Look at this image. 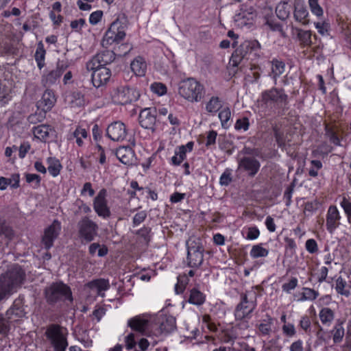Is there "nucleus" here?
Segmentation results:
<instances>
[{
  "label": "nucleus",
  "instance_id": "17",
  "mask_svg": "<svg viewBox=\"0 0 351 351\" xmlns=\"http://www.w3.org/2000/svg\"><path fill=\"white\" fill-rule=\"evenodd\" d=\"M107 136L114 141H123L127 135L125 124L121 121L112 123L107 128Z\"/></svg>",
  "mask_w": 351,
  "mask_h": 351
},
{
  "label": "nucleus",
  "instance_id": "12",
  "mask_svg": "<svg viewBox=\"0 0 351 351\" xmlns=\"http://www.w3.org/2000/svg\"><path fill=\"white\" fill-rule=\"evenodd\" d=\"M115 59V53L110 50H104L97 53L86 63L87 70H93L96 66L101 67L112 63Z\"/></svg>",
  "mask_w": 351,
  "mask_h": 351
},
{
  "label": "nucleus",
  "instance_id": "21",
  "mask_svg": "<svg viewBox=\"0 0 351 351\" xmlns=\"http://www.w3.org/2000/svg\"><path fill=\"white\" fill-rule=\"evenodd\" d=\"M256 16L255 9L252 6L246 7L245 9L242 8L241 12L236 15L234 21L238 23V25H247L252 24Z\"/></svg>",
  "mask_w": 351,
  "mask_h": 351
},
{
  "label": "nucleus",
  "instance_id": "54",
  "mask_svg": "<svg viewBox=\"0 0 351 351\" xmlns=\"http://www.w3.org/2000/svg\"><path fill=\"white\" fill-rule=\"evenodd\" d=\"M303 289L304 292L302 293L301 300H314L319 295L318 292L313 289L305 287Z\"/></svg>",
  "mask_w": 351,
  "mask_h": 351
},
{
  "label": "nucleus",
  "instance_id": "64",
  "mask_svg": "<svg viewBox=\"0 0 351 351\" xmlns=\"http://www.w3.org/2000/svg\"><path fill=\"white\" fill-rule=\"evenodd\" d=\"M103 16V12L101 10H97L90 14L89 17V22L91 25H97Z\"/></svg>",
  "mask_w": 351,
  "mask_h": 351
},
{
  "label": "nucleus",
  "instance_id": "37",
  "mask_svg": "<svg viewBox=\"0 0 351 351\" xmlns=\"http://www.w3.org/2000/svg\"><path fill=\"white\" fill-rule=\"evenodd\" d=\"M205 301L204 295L198 289L193 288L190 291L189 302L195 305H201Z\"/></svg>",
  "mask_w": 351,
  "mask_h": 351
},
{
  "label": "nucleus",
  "instance_id": "13",
  "mask_svg": "<svg viewBox=\"0 0 351 351\" xmlns=\"http://www.w3.org/2000/svg\"><path fill=\"white\" fill-rule=\"evenodd\" d=\"M60 230L61 223L57 219H55L49 226L45 229L42 237V243L45 249L49 250L53 245V242L59 236Z\"/></svg>",
  "mask_w": 351,
  "mask_h": 351
},
{
  "label": "nucleus",
  "instance_id": "15",
  "mask_svg": "<svg viewBox=\"0 0 351 351\" xmlns=\"http://www.w3.org/2000/svg\"><path fill=\"white\" fill-rule=\"evenodd\" d=\"M107 191L103 189L99 191L93 199V208L95 213L104 219L110 216V210L107 205Z\"/></svg>",
  "mask_w": 351,
  "mask_h": 351
},
{
  "label": "nucleus",
  "instance_id": "63",
  "mask_svg": "<svg viewBox=\"0 0 351 351\" xmlns=\"http://www.w3.org/2000/svg\"><path fill=\"white\" fill-rule=\"evenodd\" d=\"M305 247L306 250L311 254L316 253L318 251L317 243L313 239H308L306 241Z\"/></svg>",
  "mask_w": 351,
  "mask_h": 351
},
{
  "label": "nucleus",
  "instance_id": "39",
  "mask_svg": "<svg viewBox=\"0 0 351 351\" xmlns=\"http://www.w3.org/2000/svg\"><path fill=\"white\" fill-rule=\"evenodd\" d=\"M186 147L184 145L178 147L175 150V155L171 158L173 165H179L186 158Z\"/></svg>",
  "mask_w": 351,
  "mask_h": 351
},
{
  "label": "nucleus",
  "instance_id": "49",
  "mask_svg": "<svg viewBox=\"0 0 351 351\" xmlns=\"http://www.w3.org/2000/svg\"><path fill=\"white\" fill-rule=\"evenodd\" d=\"M346 285V280L339 276L336 280L335 289L338 293L348 297L350 295V291L345 289Z\"/></svg>",
  "mask_w": 351,
  "mask_h": 351
},
{
  "label": "nucleus",
  "instance_id": "28",
  "mask_svg": "<svg viewBox=\"0 0 351 351\" xmlns=\"http://www.w3.org/2000/svg\"><path fill=\"white\" fill-rule=\"evenodd\" d=\"M128 326L133 330L144 335L148 327V320L143 319L139 316H136L128 321Z\"/></svg>",
  "mask_w": 351,
  "mask_h": 351
},
{
  "label": "nucleus",
  "instance_id": "11",
  "mask_svg": "<svg viewBox=\"0 0 351 351\" xmlns=\"http://www.w3.org/2000/svg\"><path fill=\"white\" fill-rule=\"evenodd\" d=\"M69 66L67 62L58 60L55 69L51 70L42 76L41 83L45 87H50L56 84L62 73Z\"/></svg>",
  "mask_w": 351,
  "mask_h": 351
},
{
  "label": "nucleus",
  "instance_id": "14",
  "mask_svg": "<svg viewBox=\"0 0 351 351\" xmlns=\"http://www.w3.org/2000/svg\"><path fill=\"white\" fill-rule=\"evenodd\" d=\"M241 301L237 304L234 311L235 317L239 320L249 317L256 306V301L249 300L245 293L241 294Z\"/></svg>",
  "mask_w": 351,
  "mask_h": 351
},
{
  "label": "nucleus",
  "instance_id": "1",
  "mask_svg": "<svg viewBox=\"0 0 351 351\" xmlns=\"http://www.w3.org/2000/svg\"><path fill=\"white\" fill-rule=\"evenodd\" d=\"M25 274L19 265H14L0 279V301L12 290L20 287L25 280Z\"/></svg>",
  "mask_w": 351,
  "mask_h": 351
},
{
  "label": "nucleus",
  "instance_id": "31",
  "mask_svg": "<svg viewBox=\"0 0 351 351\" xmlns=\"http://www.w3.org/2000/svg\"><path fill=\"white\" fill-rule=\"evenodd\" d=\"M130 67L136 75L143 76L146 72L147 64L143 58L138 56L131 62Z\"/></svg>",
  "mask_w": 351,
  "mask_h": 351
},
{
  "label": "nucleus",
  "instance_id": "27",
  "mask_svg": "<svg viewBox=\"0 0 351 351\" xmlns=\"http://www.w3.org/2000/svg\"><path fill=\"white\" fill-rule=\"evenodd\" d=\"M238 335L234 328L221 330L217 335L219 340L224 343H232V347L236 343L234 341L237 339Z\"/></svg>",
  "mask_w": 351,
  "mask_h": 351
},
{
  "label": "nucleus",
  "instance_id": "52",
  "mask_svg": "<svg viewBox=\"0 0 351 351\" xmlns=\"http://www.w3.org/2000/svg\"><path fill=\"white\" fill-rule=\"evenodd\" d=\"M189 280L186 275L180 276L178 278V282L175 287L176 293H182L185 289V287L186 285L189 283Z\"/></svg>",
  "mask_w": 351,
  "mask_h": 351
},
{
  "label": "nucleus",
  "instance_id": "51",
  "mask_svg": "<svg viewBox=\"0 0 351 351\" xmlns=\"http://www.w3.org/2000/svg\"><path fill=\"white\" fill-rule=\"evenodd\" d=\"M322 168V163L319 160H312L310 162L308 174L311 177L315 178L318 176V171Z\"/></svg>",
  "mask_w": 351,
  "mask_h": 351
},
{
  "label": "nucleus",
  "instance_id": "29",
  "mask_svg": "<svg viewBox=\"0 0 351 351\" xmlns=\"http://www.w3.org/2000/svg\"><path fill=\"white\" fill-rule=\"evenodd\" d=\"M328 336H330V338L332 337L335 344L340 343L345 336V329L343 326V322L337 321L332 329L329 331Z\"/></svg>",
  "mask_w": 351,
  "mask_h": 351
},
{
  "label": "nucleus",
  "instance_id": "4",
  "mask_svg": "<svg viewBox=\"0 0 351 351\" xmlns=\"http://www.w3.org/2000/svg\"><path fill=\"white\" fill-rule=\"evenodd\" d=\"M187 247V265L192 268H198L204 261V247L201 239L190 237L186 243Z\"/></svg>",
  "mask_w": 351,
  "mask_h": 351
},
{
  "label": "nucleus",
  "instance_id": "60",
  "mask_svg": "<svg viewBox=\"0 0 351 351\" xmlns=\"http://www.w3.org/2000/svg\"><path fill=\"white\" fill-rule=\"evenodd\" d=\"M250 126V122L249 119L247 117H243L241 119H237L236 121V123L234 125V128L237 130H243L244 131H246L248 130Z\"/></svg>",
  "mask_w": 351,
  "mask_h": 351
},
{
  "label": "nucleus",
  "instance_id": "58",
  "mask_svg": "<svg viewBox=\"0 0 351 351\" xmlns=\"http://www.w3.org/2000/svg\"><path fill=\"white\" fill-rule=\"evenodd\" d=\"M326 135L329 138L330 141L337 146L341 145V141L336 133L332 128L326 127Z\"/></svg>",
  "mask_w": 351,
  "mask_h": 351
},
{
  "label": "nucleus",
  "instance_id": "32",
  "mask_svg": "<svg viewBox=\"0 0 351 351\" xmlns=\"http://www.w3.org/2000/svg\"><path fill=\"white\" fill-rule=\"evenodd\" d=\"M319 317L323 325L329 326L335 319V312L328 307H324L319 313Z\"/></svg>",
  "mask_w": 351,
  "mask_h": 351
},
{
  "label": "nucleus",
  "instance_id": "16",
  "mask_svg": "<svg viewBox=\"0 0 351 351\" xmlns=\"http://www.w3.org/2000/svg\"><path fill=\"white\" fill-rule=\"evenodd\" d=\"M260 162L252 156H245L238 162V168L247 172L250 177H254L259 171Z\"/></svg>",
  "mask_w": 351,
  "mask_h": 351
},
{
  "label": "nucleus",
  "instance_id": "61",
  "mask_svg": "<svg viewBox=\"0 0 351 351\" xmlns=\"http://www.w3.org/2000/svg\"><path fill=\"white\" fill-rule=\"evenodd\" d=\"M315 335L317 339L321 342L328 343L330 339V336L327 335V332L325 331L324 328L319 325Z\"/></svg>",
  "mask_w": 351,
  "mask_h": 351
},
{
  "label": "nucleus",
  "instance_id": "18",
  "mask_svg": "<svg viewBox=\"0 0 351 351\" xmlns=\"http://www.w3.org/2000/svg\"><path fill=\"white\" fill-rule=\"evenodd\" d=\"M92 71V82L95 87L99 88L105 85L110 78L111 71L106 66H96Z\"/></svg>",
  "mask_w": 351,
  "mask_h": 351
},
{
  "label": "nucleus",
  "instance_id": "41",
  "mask_svg": "<svg viewBox=\"0 0 351 351\" xmlns=\"http://www.w3.org/2000/svg\"><path fill=\"white\" fill-rule=\"evenodd\" d=\"M289 5L287 2H281L276 8V13L280 20H286L289 17Z\"/></svg>",
  "mask_w": 351,
  "mask_h": 351
},
{
  "label": "nucleus",
  "instance_id": "7",
  "mask_svg": "<svg viewBox=\"0 0 351 351\" xmlns=\"http://www.w3.org/2000/svg\"><path fill=\"white\" fill-rule=\"evenodd\" d=\"M261 49V44L257 40H245L242 43L232 54L230 63L233 66H237L244 58H248L247 55Z\"/></svg>",
  "mask_w": 351,
  "mask_h": 351
},
{
  "label": "nucleus",
  "instance_id": "55",
  "mask_svg": "<svg viewBox=\"0 0 351 351\" xmlns=\"http://www.w3.org/2000/svg\"><path fill=\"white\" fill-rule=\"evenodd\" d=\"M150 88L152 92L160 96L164 95L167 93V86L160 82L153 83L151 85Z\"/></svg>",
  "mask_w": 351,
  "mask_h": 351
},
{
  "label": "nucleus",
  "instance_id": "34",
  "mask_svg": "<svg viewBox=\"0 0 351 351\" xmlns=\"http://www.w3.org/2000/svg\"><path fill=\"white\" fill-rule=\"evenodd\" d=\"M297 36L300 42V45L304 47L311 46L312 45L311 32L310 30H302L299 28L295 29Z\"/></svg>",
  "mask_w": 351,
  "mask_h": 351
},
{
  "label": "nucleus",
  "instance_id": "46",
  "mask_svg": "<svg viewBox=\"0 0 351 351\" xmlns=\"http://www.w3.org/2000/svg\"><path fill=\"white\" fill-rule=\"evenodd\" d=\"M73 138L76 139L77 144L78 146L81 147L83 145L82 138H87V132L84 128H77L70 137V139H72Z\"/></svg>",
  "mask_w": 351,
  "mask_h": 351
},
{
  "label": "nucleus",
  "instance_id": "45",
  "mask_svg": "<svg viewBox=\"0 0 351 351\" xmlns=\"http://www.w3.org/2000/svg\"><path fill=\"white\" fill-rule=\"evenodd\" d=\"M267 318L263 319L258 325V330L263 335H269L271 331L272 318L267 315Z\"/></svg>",
  "mask_w": 351,
  "mask_h": 351
},
{
  "label": "nucleus",
  "instance_id": "36",
  "mask_svg": "<svg viewBox=\"0 0 351 351\" xmlns=\"http://www.w3.org/2000/svg\"><path fill=\"white\" fill-rule=\"evenodd\" d=\"M10 92L11 90L6 82L0 81V106L5 105L10 100Z\"/></svg>",
  "mask_w": 351,
  "mask_h": 351
},
{
  "label": "nucleus",
  "instance_id": "30",
  "mask_svg": "<svg viewBox=\"0 0 351 351\" xmlns=\"http://www.w3.org/2000/svg\"><path fill=\"white\" fill-rule=\"evenodd\" d=\"M271 72L269 75L274 80L275 84L278 77H280L285 71V64L283 61L278 59H273L271 62Z\"/></svg>",
  "mask_w": 351,
  "mask_h": 351
},
{
  "label": "nucleus",
  "instance_id": "57",
  "mask_svg": "<svg viewBox=\"0 0 351 351\" xmlns=\"http://www.w3.org/2000/svg\"><path fill=\"white\" fill-rule=\"evenodd\" d=\"M9 320L6 317H3L1 314H0V334L3 335H7L10 328L9 324Z\"/></svg>",
  "mask_w": 351,
  "mask_h": 351
},
{
  "label": "nucleus",
  "instance_id": "10",
  "mask_svg": "<svg viewBox=\"0 0 351 351\" xmlns=\"http://www.w3.org/2000/svg\"><path fill=\"white\" fill-rule=\"evenodd\" d=\"M46 335L50 339L54 351H65L68 346L66 335L59 325H51L47 330Z\"/></svg>",
  "mask_w": 351,
  "mask_h": 351
},
{
  "label": "nucleus",
  "instance_id": "56",
  "mask_svg": "<svg viewBox=\"0 0 351 351\" xmlns=\"http://www.w3.org/2000/svg\"><path fill=\"white\" fill-rule=\"evenodd\" d=\"M232 351H256L254 348L250 347L244 341H238L232 347Z\"/></svg>",
  "mask_w": 351,
  "mask_h": 351
},
{
  "label": "nucleus",
  "instance_id": "23",
  "mask_svg": "<svg viewBox=\"0 0 351 351\" xmlns=\"http://www.w3.org/2000/svg\"><path fill=\"white\" fill-rule=\"evenodd\" d=\"M117 158L123 163L130 165L135 162V154L133 149L129 146H123L116 152Z\"/></svg>",
  "mask_w": 351,
  "mask_h": 351
},
{
  "label": "nucleus",
  "instance_id": "3",
  "mask_svg": "<svg viewBox=\"0 0 351 351\" xmlns=\"http://www.w3.org/2000/svg\"><path fill=\"white\" fill-rule=\"evenodd\" d=\"M44 294L47 302L51 305L66 300H73L70 287L61 282H53L46 287Z\"/></svg>",
  "mask_w": 351,
  "mask_h": 351
},
{
  "label": "nucleus",
  "instance_id": "2",
  "mask_svg": "<svg viewBox=\"0 0 351 351\" xmlns=\"http://www.w3.org/2000/svg\"><path fill=\"white\" fill-rule=\"evenodd\" d=\"M178 93L191 103L199 102L204 97L205 88L194 78H188L180 83Z\"/></svg>",
  "mask_w": 351,
  "mask_h": 351
},
{
  "label": "nucleus",
  "instance_id": "53",
  "mask_svg": "<svg viewBox=\"0 0 351 351\" xmlns=\"http://www.w3.org/2000/svg\"><path fill=\"white\" fill-rule=\"evenodd\" d=\"M3 235L8 240H10L14 236V232L12 228L5 224L4 220H0V237Z\"/></svg>",
  "mask_w": 351,
  "mask_h": 351
},
{
  "label": "nucleus",
  "instance_id": "42",
  "mask_svg": "<svg viewBox=\"0 0 351 351\" xmlns=\"http://www.w3.org/2000/svg\"><path fill=\"white\" fill-rule=\"evenodd\" d=\"M98 252L97 254L100 257H103L108 254V250L106 246L101 245L98 243H93L90 245L88 248V252L91 256H94L96 252Z\"/></svg>",
  "mask_w": 351,
  "mask_h": 351
},
{
  "label": "nucleus",
  "instance_id": "8",
  "mask_svg": "<svg viewBox=\"0 0 351 351\" xmlns=\"http://www.w3.org/2000/svg\"><path fill=\"white\" fill-rule=\"evenodd\" d=\"M261 101L266 105L273 104L284 108L288 104V95L284 89L273 87L261 93Z\"/></svg>",
  "mask_w": 351,
  "mask_h": 351
},
{
  "label": "nucleus",
  "instance_id": "24",
  "mask_svg": "<svg viewBox=\"0 0 351 351\" xmlns=\"http://www.w3.org/2000/svg\"><path fill=\"white\" fill-rule=\"evenodd\" d=\"M25 315L22 300L19 299L14 300L12 306L6 312L7 319L12 321H17Z\"/></svg>",
  "mask_w": 351,
  "mask_h": 351
},
{
  "label": "nucleus",
  "instance_id": "5",
  "mask_svg": "<svg viewBox=\"0 0 351 351\" xmlns=\"http://www.w3.org/2000/svg\"><path fill=\"white\" fill-rule=\"evenodd\" d=\"M141 96L139 90L128 86H119L111 92L113 103L119 105H127L136 101Z\"/></svg>",
  "mask_w": 351,
  "mask_h": 351
},
{
  "label": "nucleus",
  "instance_id": "9",
  "mask_svg": "<svg viewBox=\"0 0 351 351\" xmlns=\"http://www.w3.org/2000/svg\"><path fill=\"white\" fill-rule=\"evenodd\" d=\"M78 236L86 242H91L98 234L99 226L88 217H82L77 223Z\"/></svg>",
  "mask_w": 351,
  "mask_h": 351
},
{
  "label": "nucleus",
  "instance_id": "38",
  "mask_svg": "<svg viewBox=\"0 0 351 351\" xmlns=\"http://www.w3.org/2000/svg\"><path fill=\"white\" fill-rule=\"evenodd\" d=\"M250 254L253 258L266 257L269 254V250L263 247V244H257L252 247Z\"/></svg>",
  "mask_w": 351,
  "mask_h": 351
},
{
  "label": "nucleus",
  "instance_id": "6",
  "mask_svg": "<svg viewBox=\"0 0 351 351\" xmlns=\"http://www.w3.org/2000/svg\"><path fill=\"white\" fill-rule=\"evenodd\" d=\"M126 19L123 14L119 16L114 22L110 25V27L106 32L103 38V45L106 43V45H111L113 43H119L122 40L125 36V29Z\"/></svg>",
  "mask_w": 351,
  "mask_h": 351
},
{
  "label": "nucleus",
  "instance_id": "26",
  "mask_svg": "<svg viewBox=\"0 0 351 351\" xmlns=\"http://www.w3.org/2000/svg\"><path fill=\"white\" fill-rule=\"evenodd\" d=\"M295 10L293 16L295 21L302 25H307L309 23L308 19V12L306 8L300 3H296L294 5Z\"/></svg>",
  "mask_w": 351,
  "mask_h": 351
},
{
  "label": "nucleus",
  "instance_id": "59",
  "mask_svg": "<svg viewBox=\"0 0 351 351\" xmlns=\"http://www.w3.org/2000/svg\"><path fill=\"white\" fill-rule=\"evenodd\" d=\"M311 12L317 16L323 14V10L318 3V0H308Z\"/></svg>",
  "mask_w": 351,
  "mask_h": 351
},
{
  "label": "nucleus",
  "instance_id": "19",
  "mask_svg": "<svg viewBox=\"0 0 351 351\" xmlns=\"http://www.w3.org/2000/svg\"><path fill=\"white\" fill-rule=\"evenodd\" d=\"M140 125L147 130H151L152 132L155 131L156 124V110L152 108H145L140 112L139 117Z\"/></svg>",
  "mask_w": 351,
  "mask_h": 351
},
{
  "label": "nucleus",
  "instance_id": "47",
  "mask_svg": "<svg viewBox=\"0 0 351 351\" xmlns=\"http://www.w3.org/2000/svg\"><path fill=\"white\" fill-rule=\"evenodd\" d=\"M70 104L72 107H80L84 105L85 100L84 95L80 92H73L71 95Z\"/></svg>",
  "mask_w": 351,
  "mask_h": 351
},
{
  "label": "nucleus",
  "instance_id": "62",
  "mask_svg": "<svg viewBox=\"0 0 351 351\" xmlns=\"http://www.w3.org/2000/svg\"><path fill=\"white\" fill-rule=\"evenodd\" d=\"M315 27L317 29L318 32L322 36H328L329 35V29L330 25L326 23H315Z\"/></svg>",
  "mask_w": 351,
  "mask_h": 351
},
{
  "label": "nucleus",
  "instance_id": "33",
  "mask_svg": "<svg viewBox=\"0 0 351 351\" xmlns=\"http://www.w3.org/2000/svg\"><path fill=\"white\" fill-rule=\"evenodd\" d=\"M176 328V319L173 316H167L162 319L160 324L162 332H171Z\"/></svg>",
  "mask_w": 351,
  "mask_h": 351
},
{
  "label": "nucleus",
  "instance_id": "44",
  "mask_svg": "<svg viewBox=\"0 0 351 351\" xmlns=\"http://www.w3.org/2000/svg\"><path fill=\"white\" fill-rule=\"evenodd\" d=\"M48 171L49 173L53 177L57 176L60 173V169L62 168V165H60V162L55 158H49L48 159Z\"/></svg>",
  "mask_w": 351,
  "mask_h": 351
},
{
  "label": "nucleus",
  "instance_id": "40",
  "mask_svg": "<svg viewBox=\"0 0 351 351\" xmlns=\"http://www.w3.org/2000/svg\"><path fill=\"white\" fill-rule=\"evenodd\" d=\"M46 51L42 42H39L35 53V60L38 67L41 69L45 65V57Z\"/></svg>",
  "mask_w": 351,
  "mask_h": 351
},
{
  "label": "nucleus",
  "instance_id": "48",
  "mask_svg": "<svg viewBox=\"0 0 351 351\" xmlns=\"http://www.w3.org/2000/svg\"><path fill=\"white\" fill-rule=\"evenodd\" d=\"M231 117V112L229 108H225L219 113V118L221 123V126L223 128L229 127L228 121Z\"/></svg>",
  "mask_w": 351,
  "mask_h": 351
},
{
  "label": "nucleus",
  "instance_id": "35",
  "mask_svg": "<svg viewBox=\"0 0 351 351\" xmlns=\"http://www.w3.org/2000/svg\"><path fill=\"white\" fill-rule=\"evenodd\" d=\"M50 131L51 130L46 125H40L33 128L34 136L41 141H46L49 136Z\"/></svg>",
  "mask_w": 351,
  "mask_h": 351
},
{
  "label": "nucleus",
  "instance_id": "22",
  "mask_svg": "<svg viewBox=\"0 0 351 351\" xmlns=\"http://www.w3.org/2000/svg\"><path fill=\"white\" fill-rule=\"evenodd\" d=\"M56 101L55 94L52 90L47 89L41 99L38 101V108L44 112L50 110Z\"/></svg>",
  "mask_w": 351,
  "mask_h": 351
},
{
  "label": "nucleus",
  "instance_id": "25",
  "mask_svg": "<svg viewBox=\"0 0 351 351\" xmlns=\"http://www.w3.org/2000/svg\"><path fill=\"white\" fill-rule=\"evenodd\" d=\"M86 286L93 290H95L98 295L104 297L105 293L104 292L110 288V283L108 280L100 278L88 282Z\"/></svg>",
  "mask_w": 351,
  "mask_h": 351
},
{
  "label": "nucleus",
  "instance_id": "43",
  "mask_svg": "<svg viewBox=\"0 0 351 351\" xmlns=\"http://www.w3.org/2000/svg\"><path fill=\"white\" fill-rule=\"evenodd\" d=\"M221 107V105L218 97H212L206 104V110L210 113L217 112Z\"/></svg>",
  "mask_w": 351,
  "mask_h": 351
},
{
  "label": "nucleus",
  "instance_id": "50",
  "mask_svg": "<svg viewBox=\"0 0 351 351\" xmlns=\"http://www.w3.org/2000/svg\"><path fill=\"white\" fill-rule=\"evenodd\" d=\"M340 205L343 209V211L347 217L348 222L350 225L351 228V203L350 202V199L343 196L340 202Z\"/></svg>",
  "mask_w": 351,
  "mask_h": 351
},
{
  "label": "nucleus",
  "instance_id": "20",
  "mask_svg": "<svg viewBox=\"0 0 351 351\" xmlns=\"http://www.w3.org/2000/svg\"><path fill=\"white\" fill-rule=\"evenodd\" d=\"M340 219L341 215L337 206L335 205L330 206L326 213V229L330 233L332 234L339 226Z\"/></svg>",
  "mask_w": 351,
  "mask_h": 351
}]
</instances>
